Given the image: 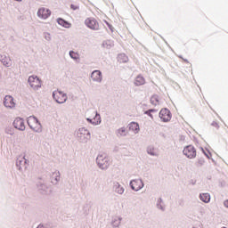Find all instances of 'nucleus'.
<instances>
[{"label": "nucleus", "instance_id": "30", "mask_svg": "<svg viewBox=\"0 0 228 228\" xmlns=\"http://www.w3.org/2000/svg\"><path fill=\"white\" fill-rule=\"evenodd\" d=\"M37 228H45L44 225H38Z\"/></svg>", "mask_w": 228, "mask_h": 228}, {"label": "nucleus", "instance_id": "33", "mask_svg": "<svg viewBox=\"0 0 228 228\" xmlns=\"http://www.w3.org/2000/svg\"><path fill=\"white\" fill-rule=\"evenodd\" d=\"M16 1H22V0H16Z\"/></svg>", "mask_w": 228, "mask_h": 228}, {"label": "nucleus", "instance_id": "13", "mask_svg": "<svg viewBox=\"0 0 228 228\" xmlns=\"http://www.w3.org/2000/svg\"><path fill=\"white\" fill-rule=\"evenodd\" d=\"M4 104L5 108H14L15 102H13V97L11 95H6L4 101Z\"/></svg>", "mask_w": 228, "mask_h": 228}, {"label": "nucleus", "instance_id": "10", "mask_svg": "<svg viewBox=\"0 0 228 228\" xmlns=\"http://www.w3.org/2000/svg\"><path fill=\"white\" fill-rule=\"evenodd\" d=\"M13 126H14L15 129H19V131H24V129H26V125L24 124V119H22L20 118H17L13 121Z\"/></svg>", "mask_w": 228, "mask_h": 228}, {"label": "nucleus", "instance_id": "14", "mask_svg": "<svg viewBox=\"0 0 228 228\" xmlns=\"http://www.w3.org/2000/svg\"><path fill=\"white\" fill-rule=\"evenodd\" d=\"M57 23L59 24V26H62V28H66L72 27V24L70 22H69L61 18L57 19Z\"/></svg>", "mask_w": 228, "mask_h": 228}, {"label": "nucleus", "instance_id": "3", "mask_svg": "<svg viewBox=\"0 0 228 228\" xmlns=\"http://www.w3.org/2000/svg\"><path fill=\"white\" fill-rule=\"evenodd\" d=\"M28 83L32 90L42 88V80L35 75L28 77Z\"/></svg>", "mask_w": 228, "mask_h": 228}, {"label": "nucleus", "instance_id": "4", "mask_svg": "<svg viewBox=\"0 0 228 228\" xmlns=\"http://www.w3.org/2000/svg\"><path fill=\"white\" fill-rule=\"evenodd\" d=\"M53 97L54 99V101H56V102H58L59 104H63V102H67V94L61 92V91H54L53 93Z\"/></svg>", "mask_w": 228, "mask_h": 228}, {"label": "nucleus", "instance_id": "18", "mask_svg": "<svg viewBox=\"0 0 228 228\" xmlns=\"http://www.w3.org/2000/svg\"><path fill=\"white\" fill-rule=\"evenodd\" d=\"M200 199L202 200V202H205V204H208L211 200V195L209 193H202L200 194Z\"/></svg>", "mask_w": 228, "mask_h": 228}, {"label": "nucleus", "instance_id": "23", "mask_svg": "<svg viewBox=\"0 0 228 228\" xmlns=\"http://www.w3.org/2000/svg\"><path fill=\"white\" fill-rule=\"evenodd\" d=\"M148 154H151V156H158V151L153 148H149Z\"/></svg>", "mask_w": 228, "mask_h": 228}, {"label": "nucleus", "instance_id": "15", "mask_svg": "<svg viewBox=\"0 0 228 228\" xmlns=\"http://www.w3.org/2000/svg\"><path fill=\"white\" fill-rule=\"evenodd\" d=\"M142 85H145V78L142 76L138 75L134 79V86H142Z\"/></svg>", "mask_w": 228, "mask_h": 228}, {"label": "nucleus", "instance_id": "28", "mask_svg": "<svg viewBox=\"0 0 228 228\" xmlns=\"http://www.w3.org/2000/svg\"><path fill=\"white\" fill-rule=\"evenodd\" d=\"M151 111H154V110L146 111V115H149L152 118V114H151Z\"/></svg>", "mask_w": 228, "mask_h": 228}, {"label": "nucleus", "instance_id": "2", "mask_svg": "<svg viewBox=\"0 0 228 228\" xmlns=\"http://www.w3.org/2000/svg\"><path fill=\"white\" fill-rule=\"evenodd\" d=\"M27 122L30 129H33V131H36V133H40V131H42V125L34 116L28 117Z\"/></svg>", "mask_w": 228, "mask_h": 228}, {"label": "nucleus", "instance_id": "22", "mask_svg": "<svg viewBox=\"0 0 228 228\" xmlns=\"http://www.w3.org/2000/svg\"><path fill=\"white\" fill-rule=\"evenodd\" d=\"M69 56L73 60H79V53H76L74 51L69 52Z\"/></svg>", "mask_w": 228, "mask_h": 228}, {"label": "nucleus", "instance_id": "27", "mask_svg": "<svg viewBox=\"0 0 228 228\" xmlns=\"http://www.w3.org/2000/svg\"><path fill=\"white\" fill-rule=\"evenodd\" d=\"M70 8H71V10H78L79 9V5L73 4L70 5Z\"/></svg>", "mask_w": 228, "mask_h": 228}, {"label": "nucleus", "instance_id": "16", "mask_svg": "<svg viewBox=\"0 0 228 228\" xmlns=\"http://www.w3.org/2000/svg\"><path fill=\"white\" fill-rule=\"evenodd\" d=\"M118 61L119 63H127L129 61V57L126 53H120L118 55Z\"/></svg>", "mask_w": 228, "mask_h": 228}, {"label": "nucleus", "instance_id": "5", "mask_svg": "<svg viewBox=\"0 0 228 228\" xmlns=\"http://www.w3.org/2000/svg\"><path fill=\"white\" fill-rule=\"evenodd\" d=\"M183 154L190 159H193L197 156V150L192 145H188L183 149Z\"/></svg>", "mask_w": 228, "mask_h": 228}, {"label": "nucleus", "instance_id": "20", "mask_svg": "<svg viewBox=\"0 0 228 228\" xmlns=\"http://www.w3.org/2000/svg\"><path fill=\"white\" fill-rule=\"evenodd\" d=\"M26 163H28V160H26L25 158L22 159V160H19L17 161V166L20 167V168H22V167H24V168H26Z\"/></svg>", "mask_w": 228, "mask_h": 228}, {"label": "nucleus", "instance_id": "9", "mask_svg": "<svg viewBox=\"0 0 228 228\" xmlns=\"http://www.w3.org/2000/svg\"><path fill=\"white\" fill-rule=\"evenodd\" d=\"M91 115L90 118H87V121L94 126H98L101 123V115L97 114V111H93Z\"/></svg>", "mask_w": 228, "mask_h": 228}, {"label": "nucleus", "instance_id": "24", "mask_svg": "<svg viewBox=\"0 0 228 228\" xmlns=\"http://www.w3.org/2000/svg\"><path fill=\"white\" fill-rule=\"evenodd\" d=\"M112 225H113L114 227H118V225H120V218L116 217V218L114 219V221L112 222Z\"/></svg>", "mask_w": 228, "mask_h": 228}, {"label": "nucleus", "instance_id": "6", "mask_svg": "<svg viewBox=\"0 0 228 228\" xmlns=\"http://www.w3.org/2000/svg\"><path fill=\"white\" fill-rule=\"evenodd\" d=\"M159 118L162 122H170L172 120V112L168 109H162L159 111Z\"/></svg>", "mask_w": 228, "mask_h": 228}, {"label": "nucleus", "instance_id": "12", "mask_svg": "<svg viewBox=\"0 0 228 228\" xmlns=\"http://www.w3.org/2000/svg\"><path fill=\"white\" fill-rule=\"evenodd\" d=\"M91 79L93 81H96L97 83H101L102 81V73L100 70H94L91 74Z\"/></svg>", "mask_w": 228, "mask_h": 228}, {"label": "nucleus", "instance_id": "32", "mask_svg": "<svg viewBox=\"0 0 228 228\" xmlns=\"http://www.w3.org/2000/svg\"><path fill=\"white\" fill-rule=\"evenodd\" d=\"M194 228H202V227H200V225H199V226H196V227H194Z\"/></svg>", "mask_w": 228, "mask_h": 228}, {"label": "nucleus", "instance_id": "1", "mask_svg": "<svg viewBox=\"0 0 228 228\" xmlns=\"http://www.w3.org/2000/svg\"><path fill=\"white\" fill-rule=\"evenodd\" d=\"M85 24L86 28L92 29L93 31H99L101 29V25L97 19L94 17H89L85 20Z\"/></svg>", "mask_w": 228, "mask_h": 228}, {"label": "nucleus", "instance_id": "26", "mask_svg": "<svg viewBox=\"0 0 228 228\" xmlns=\"http://www.w3.org/2000/svg\"><path fill=\"white\" fill-rule=\"evenodd\" d=\"M117 192L119 193V195H122V193H124V187L118 186Z\"/></svg>", "mask_w": 228, "mask_h": 228}, {"label": "nucleus", "instance_id": "7", "mask_svg": "<svg viewBox=\"0 0 228 228\" xmlns=\"http://www.w3.org/2000/svg\"><path fill=\"white\" fill-rule=\"evenodd\" d=\"M51 11L49 10V8L47 7H41L38 9L37 11V17H39V19H49L51 17Z\"/></svg>", "mask_w": 228, "mask_h": 228}, {"label": "nucleus", "instance_id": "21", "mask_svg": "<svg viewBox=\"0 0 228 228\" xmlns=\"http://www.w3.org/2000/svg\"><path fill=\"white\" fill-rule=\"evenodd\" d=\"M78 134H83L84 136H90V132L85 128H80L78 130Z\"/></svg>", "mask_w": 228, "mask_h": 228}, {"label": "nucleus", "instance_id": "29", "mask_svg": "<svg viewBox=\"0 0 228 228\" xmlns=\"http://www.w3.org/2000/svg\"><path fill=\"white\" fill-rule=\"evenodd\" d=\"M224 206L228 208V200L224 201Z\"/></svg>", "mask_w": 228, "mask_h": 228}, {"label": "nucleus", "instance_id": "19", "mask_svg": "<svg viewBox=\"0 0 228 228\" xmlns=\"http://www.w3.org/2000/svg\"><path fill=\"white\" fill-rule=\"evenodd\" d=\"M151 104H153L154 106H158V104H159V96L158 95H153L151 98Z\"/></svg>", "mask_w": 228, "mask_h": 228}, {"label": "nucleus", "instance_id": "31", "mask_svg": "<svg viewBox=\"0 0 228 228\" xmlns=\"http://www.w3.org/2000/svg\"><path fill=\"white\" fill-rule=\"evenodd\" d=\"M205 156H207V158H209V155H208L207 153H205Z\"/></svg>", "mask_w": 228, "mask_h": 228}, {"label": "nucleus", "instance_id": "17", "mask_svg": "<svg viewBox=\"0 0 228 228\" xmlns=\"http://www.w3.org/2000/svg\"><path fill=\"white\" fill-rule=\"evenodd\" d=\"M129 130L133 131L134 133H139L140 131V125L136 122H132L129 124Z\"/></svg>", "mask_w": 228, "mask_h": 228}, {"label": "nucleus", "instance_id": "11", "mask_svg": "<svg viewBox=\"0 0 228 228\" xmlns=\"http://www.w3.org/2000/svg\"><path fill=\"white\" fill-rule=\"evenodd\" d=\"M130 186L134 191H139V190L143 188V182L142 180H133L130 183Z\"/></svg>", "mask_w": 228, "mask_h": 228}, {"label": "nucleus", "instance_id": "8", "mask_svg": "<svg viewBox=\"0 0 228 228\" xmlns=\"http://www.w3.org/2000/svg\"><path fill=\"white\" fill-rule=\"evenodd\" d=\"M96 163L102 170H104V168H108V158H106V156L99 155L96 159Z\"/></svg>", "mask_w": 228, "mask_h": 228}, {"label": "nucleus", "instance_id": "25", "mask_svg": "<svg viewBox=\"0 0 228 228\" xmlns=\"http://www.w3.org/2000/svg\"><path fill=\"white\" fill-rule=\"evenodd\" d=\"M119 136H126V128L122 127L118 130Z\"/></svg>", "mask_w": 228, "mask_h": 228}]
</instances>
